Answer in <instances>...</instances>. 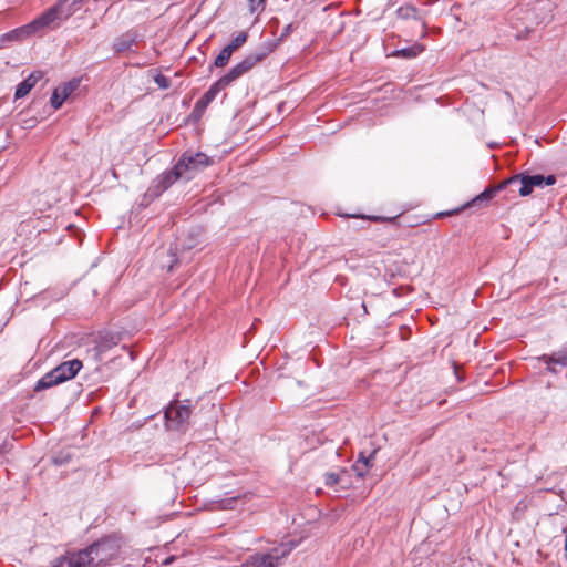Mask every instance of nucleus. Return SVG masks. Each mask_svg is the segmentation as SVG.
<instances>
[{
	"label": "nucleus",
	"mask_w": 567,
	"mask_h": 567,
	"mask_svg": "<svg viewBox=\"0 0 567 567\" xmlns=\"http://www.w3.org/2000/svg\"><path fill=\"white\" fill-rule=\"evenodd\" d=\"M265 0H249V10L251 13H259L265 9Z\"/></svg>",
	"instance_id": "obj_22"
},
{
	"label": "nucleus",
	"mask_w": 567,
	"mask_h": 567,
	"mask_svg": "<svg viewBox=\"0 0 567 567\" xmlns=\"http://www.w3.org/2000/svg\"><path fill=\"white\" fill-rule=\"evenodd\" d=\"M154 81L161 89H167L169 86V79L163 74H156Z\"/></svg>",
	"instance_id": "obj_23"
},
{
	"label": "nucleus",
	"mask_w": 567,
	"mask_h": 567,
	"mask_svg": "<svg viewBox=\"0 0 567 567\" xmlns=\"http://www.w3.org/2000/svg\"><path fill=\"white\" fill-rule=\"evenodd\" d=\"M175 181H177V164L173 165L169 172L159 175L153 181L145 194V198H150L152 200L158 197L165 189L172 186Z\"/></svg>",
	"instance_id": "obj_7"
},
{
	"label": "nucleus",
	"mask_w": 567,
	"mask_h": 567,
	"mask_svg": "<svg viewBox=\"0 0 567 567\" xmlns=\"http://www.w3.org/2000/svg\"><path fill=\"white\" fill-rule=\"evenodd\" d=\"M42 78L41 72L31 73L25 80H23L16 89L14 97L22 99L24 97L31 89L37 84V82Z\"/></svg>",
	"instance_id": "obj_11"
},
{
	"label": "nucleus",
	"mask_w": 567,
	"mask_h": 567,
	"mask_svg": "<svg viewBox=\"0 0 567 567\" xmlns=\"http://www.w3.org/2000/svg\"><path fill=\"white\" fill-rule=\"evenodd\" d=\"M217 93L218 91L212 85L209 90L196 102L189 117L195 122L198 121Z\"/></svg>",
	"instance_id": "obj_10"
},
{
	"label": "nucleus",
	"mask_w": 567,
	"mask_h": 567,
	"mask_svg": "<svg viewBox=\"0 0 567 567\" xmlns=\"http://www.w3.org/2000/svg\"><path fill=\"white\" fill-rule=\"evenodd\" d=\"M291 31H292V24H288V25L285 28V30H284V32H282V34H281V38H282V37L288 35Z\"/></svg>",
	"instance_id": "obj_27"
},
{
	"label": "nucleus",
	"mask_w": 567,
	"mask_h": 567,
	"mask_svg": "<svg viewBox=\"0 0 567 567\" xmlns=\"http://www.w3.org/2000/svg\"><path fill=\"white\" fill-rule=\"evenodd\" d=\"M247 33L246 32H240L239 34L236 35V38L228 44L226 45L233 53L239 49L246 41H247Z\"/></svg>",
	"instance_id": "obj_20"
},
{
	"label": "nucleus",
	"mask_w": 567,
	"mask_h": 567,
	"mask_svg": "<svg viewBox=\"0 0 567 567\" xmlns=\"http://www.w3.org/2000/svg\"><path fill=\"white\" fill-rule=\"evenodd\" d=\"M199 398L184 399L179 401V433L185 432L194 423L192 416H196Z\"/></svg>",
	"instance_id": "obj_8"
},
{
	"label": "nucleus",
	"mask_w": 567,
	"mask_h": 567,
	"mask_svg": "<svg viewBox=\"0 0 567 567\" xmlns=\"http://www.w3.org/2000/svg\"><path fill=\"white\" fill-rule=\"evenodd\" d=\"M264 53H251L247 55L241 62L234 65L227 74L221 76L213 86L219 92L226 89L235 80L251 70L259 61L264 59Z\"/></svg>",
	"instance_id": "obj_4"
},
{
	"label": "nucleus",
	"mask_w": 567,
	"mask_h": 567,
	"mask_svg": "<svg viewBox=\"0 0 567 567\" xmlns=\"http://www.w3.org/2000/svg\"><path fill=\"white\" fill-rule=\"evenodd\" d=\"M68 461V457H53V462L56 464V465H62L64 464L65 462Z\"/></svg>",
	"instance_id": "obj_26"
},
{
	"label": "nucleus",
	"mask_w": 567,
	"mask_h": 567,
	"mask_svg": "<svg viewBox=\"0 0 567 567\" xmlns=\"http://www.w3.org/2000/svg\"><path fill=\"white\" fill-rule=\"evenodd\" d=\"M545 364H546V369H547L548 372H550V373H557L558 372L557 369H556L557 364L549 363V362H545Z\"/></svg>",
	"instance_id": "obj_25"
},
{
	"label": "nucleus",
	"mask_w": 567,
	"mask_h": 567,
	"mask_svg": "<svg viewBox=\"0 0 567 567\" xmlns=\"http://www.w3.org/2000/svg\"><path fill=\"white\" fill-rule=\"evenodd\" d=\"M174 560V557H169L166 561H172Z\"/></svg>",
	"instance_id": "obj_29"
},
{
	"label": "nucleus",
	"mask_w": 567,
	"mask_h": 567,
	"mask_svg": "<svg viewBox=\"0 0 567 567\" xmlns=\"http://www.w3.org/2000/svg\"><path fill=\"white\" fill-rule=\"evenodd\" d=\"M79 83V80H72L60 87H56L50 99L52 107L54 110L60 109L63 102L78 89Z\"/></svg>",
	"instance_id": "obj_9"
},
{
	"label": "nucleus",
	"mask_w": 567,
	"mask_h": 567,
	"mask_svg": "<svg viewBox=\"0 0 567 567\" xmlns=\"http://www.w3.org/2000/svg\"><path fill=\"white\" fill-rule=\"evenodd\" d=\"M209 165V158L204 153H189L185 152L179 158V178L183 177L184 174H192L199 171H203L205 167ZM190 175H187L186 178H190Z\"/></svg>",
	"instance_id": "obj_6"
},
{
	"label": "nucleus",
	"mask_w": 567,
	"mask_h": 567,
	"mask_svg": "<svg viewBox=\"0 0 567 567\" xmlns=\"http://www.w3.org/2000/svg\"><path fill=\"white\" fill-rule=\"evenodd\" d=\"M64 2H59L58 4L51 7L45 12H43L40 17L30 22V27L33 32L37 33L55 22H60L65 20L71 14L70 11H64L63 9Z\"/></svg>",
	"instance_id": "obj_5"
},
{
	"label": "nucleus",
	"mask_w": 567,
	"mask_h": 567,
	"mask_svg": "<svg viewBox=\"0 0 567 567\" xmlns=\"http://www.w3.org/2000/svg\"><path fill=\"white\" fill-rule=\"evenodd\" d=\"M175 261H176V259H175V255H173V260H172V262L168 265V270H172V269H173Z\"/></svg>",
	"instance_id": "obj_28"
},
{
	"label": "nucleus",
	"mask_w": 567,
	"mask_h": 567,
	"mask_svg": "<svg viewBox=\"0 0 567 567\" xmlns=\"http://www.w3.org/2000/svg\"><path fill=\"white\" fill-rule=\"evenodd\" d=\"M118 342V337L107 333L104 336H101L99 342L96 343L94 350H95V358L101 360V355L106 352L109 349H111L113 346H116Z\"/></svg>",
	"instance_id": "obj_12"
},
{
	"label": "nucleus",
	"mask_w": 567,
	"mask_h": 567,
	"mask_svg": "<svg viewBox=\"0 0 567 567\" xmlns=\"http://www.w3.org/2000/svg\"><path fill=\"white\" fill-rule=\"evenodd\" d=\"M519 183L520 187L518 189V193L520 196H528L532 194L534 187H540L544 186H550L556 183V177L554 175L543 176L540 174L536 175H529L526 173L517 174L512 176L511 178L502 182L496 187H489L486 188L484 192L475 196L471 202L466 203L464 206H462L460 209L454 210V213H457L460 210H463L465 208L472 207V206H478L483 203H488L491 199H493L496 194L504 189L507 185ZM453 212L447 213L446 215H452Z\"/></svg>",
	"instance_id": "obj_2"
},
{
	"label": "nucleus",
	"mask_w": 567,
	"mask_h": 567,
	"mask_svg": "<svg viewBox=\"0 0 567 567\" xmlns=\"http://www.w3.org/2000/svg\"><path fill=\"white\" fill-rule=\"evenodd\" d=\"M32 34H34V32H33L32 28L30 27V23H28L23 27L17 28V29L8 32L4 37L8 40H23Z\"/></svg>",
	"instance_id": "obj_15"
},
{
	"label": "nucleus",
	"mask_w": 567,
	"mask_h": 567,
	"mask_svg": "<svg viewBox=\"0 0 567 567\" xmlns=\"http://www.w3.org/2000/svg\"><path fill=\"white\" fill-rule=\"evenodd\" d=\"M348 216L353 217V218H361L364 220H373V221H380V220L393 221L395 219V218H383L380 216H365V215H348Z\"/></svg>",
	"instance_id": "obj_24"
},
{
	"label": "nucleus",
	"mask_w": 567,
	"mask_h": 567,
	"mask_svg": "<svg viewBox=\"0 0 567 567\" xmlns=\"http://www.w3.org/2000/svg\"><path fill=\"white\" fill-rule=\"evenodd\" d=\"M118 551V538L109 536L93 543L85 549L68 553L55 558L50 567H100L115 559Z\"/></svg>",
	"instance_id": "obj_1"
},
{
	"label": "nucleus",
	"mask_w": 567,
	"mask_h": 567,
	"mask_svg": "<svg viewBox=\"0 0 567 567\" xmlns=\"http://www.w3.org/2000/svg\"><path fill=\"white\" fill-rule=\"evenodd\" d=\"M177 400L174 398L171 401L169 406L165 411L166 427L167 430H175V419H177Z\"/></svg>",
	"instance_id": "obj_17"
},
{
	"label": "nucleus",
	"mask_w": 567,
	"mask_h": 567,
	"mask_svg": "<svg viewBox=\"0 0 567 567\" xmlns=\"http://www.w3.org/2000/svg\"><path fill=\"white\" fill-rule=\"evenodd\" d=\"M370 466V457H364L361 455L360 458L353 464L352 468L359 477H363L369 471Z\"/></svg>",
	"instance_id": "obj_18"
},
{
	"label": "nucleus",
	"mask_w": 567,
	"mask_h": 567,
	"mask_svg": "<svg viewBox=\"0 0 567 567\" xmlns=\"http://www.w3.org/2000/svg\"><path fill=\"white\" fill-rule=\"evenodd\" d=\"M136 43V37L132 33H125L122 37L117 38L114 43V49L117 52H123L130 50L132 45Z\"/></svg>",
	"instance_id": "obj_14"
},
{
	"label": "nucleus",
	"mask_w": 567,
	"mask_h": 567,
	"mask_svg": "<svg viewBox=\"0 0 567 567\" xmlns=\"http://www.w3.org/2000/svg\"><path fill=\"white\" fill-rule=\"evenodd\" d=\"M231 55H233V52L227 47H225L220 51V53L216 56L214 64L217 68H223L229 62Z\"/></svg>",
	"instance_id": "obj_19"
},
{
	"label": "nucleus",
	"mask_w": 567,
	"mask_h": 567,
	"mask_svg": "<svg viewBox=\"0 0 567 567\" xmlns=\"http://www.w3.org/2000/svg\"><path fill=\"white\" fill-rule=\"evenodd\" d=\"M82 368L78 359L64 361L50 372L45 373L35 384L34 391L39 392L56 384L73 379Z\"/></svg>",
	"instance_id": "obj_3"
},
{
	"label": "nucleus",
	"mask_w": 567,
	"mask_h": 567,
	"mask_svg": "<svg viewBox=\"0 0 567 567\" xmlns=\"http://www.w3.org/2000/svg\"><path fill=\"white\" fill-rule=\"evenodd\" d=\"M341 482V476L338 473H326L324 474V484L326 486L332 487Z\"/></svg>",
	"instance_id": "obj_21"
},
{
	"label": "nucleus",
	"mask_w": 567,
	"mask_h": 567,
	"mask_svg": "<svg viewBox=\"0 0 567 567\" xmlns=\"http://www.w3.org/2000/svg\"><path fill=\"white\" fill-rule=\"evenodd\" d=\"M544 362L555 363L560 367H567V348H563L558 351L553 352L551 354H543L537 358Z\"/></svg>",
	"instance_id": "obj_13"
},
{
	"label": "nucleus",
	"mask_w": 567,
	"mask_h": 567,
	"mask_svg": "<svg viewBox=\"0 0 567 567\" xmlns=\"http://www.w3.org/2000/svg\"><path fill=\"white\" fill-rule=\"evenodd\" d=\"M424 50L422 44L414 43L410 48H404L400 50H395L392 55L393 56H400L405 59H411L417 56L422 51Z\"/></svg>",
	"instance_id": "obj_16"
}]
</instances>
